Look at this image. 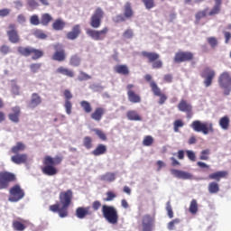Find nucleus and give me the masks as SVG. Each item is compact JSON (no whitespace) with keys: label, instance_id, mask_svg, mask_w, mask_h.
I'll return each mask as SVG.
<instances>
[{"label":"nucleus","instance_id":"nucleus-1","mask_svg":"<svg viewBox=\"0 0 231 231\" xmlns=\"http://www.w3.org/2000/svg\"><path fill=\"white\" fill-rule=\"evenodd\" d=\"M59 199L61 207L60 208V204H53L49 206V210L54 214H59L60 218H65L69 215L68 209L72 203L73 191L71 189L61 191Z\"/></svg>","mask_w":231,"mask_h":231},{"label":"nucleus","instance_id":"nucleus-2","mask_svg":"<svg viewBox=\"0 0 231 231\" xmlns=\"http://www.w3.org/2000/svg\"><path fill=\"white\" fill-rule=\"evenodd\" d=\"M63 161L61 156L56 155L51 157V155H46L42 161L43 167L41 168L42 174L52 177L58 174V169L56 165H60Z\"/></svg>","mask_w":231,"mask_h":231},{"label":"nucleus","instance_id":"nucleus-3","mask_svg":"<svg viewBox=\"0 0 231 231\" xmlns=\"http://www.w3.org/2000/svg\"><path fill=\"white\" fill-rule=\"evenodd\" d=\"M101 212L103 217L111 225H117L119 221L118 210L113 206L104 204Z\"/></svg>","mask_w":231,"mask_h":231},{"label":"nucleus","instance_id":"nucleus-4","mask_svg":"<svg viewBox=\"0 0 231 231\" xmlns=\"http://www.w3.org/2000/svg\"><path fill=\"white\" fill-rule=\"evenodd\" d=\"M17 51L20 55H22V57H30V55H32V60H39V59H42V57H44V51L30 46L28 47L18 46Z\"/></svg>","mask_w":231,"mask_h":231},{"label":"nucleus","instance_id":"nucleus-5","mask_svg":"<svg viewBox=\"0 0 231 231\" xmlns=\"http://www.w3.org/2000/svg\"><path fill=\"white\" fill-rule=\"evenodd\" d=\"M191 129L197 133H202L204 135L214 134V125L211 123L194 120L190 125Z\"/></svg>","mask_w":231,"mask_h":231},{"label":"nucleus","instance_id":"nucleus-6","mask_svg":"<svg viewBox=\"0 0 231 231\" xmlns=\"http://www.w3.org/2000/svg\"><path fill=\"white\" fill-rule=\"evenodd\" d=\"M142 57L148 60V62L152 64L153 69H161L163 68V61L160 59V54L156 52H149L146 51H143L141 52Z\"/></svg>","mask_w":231,"mask_h":231},{"label":"nucleus","instance_id":"nucleus-7","mask_svg":"<svg viewBox=\"0 0 231 231\" xmlns=\"http://www.w3.org/2000/svg\"><path fill=\"white\" fill-rule=\"evenodd\" d=\"M218 86L224 89V95H230L231 91V76L230 72L224 71L218 77Z\"/></svg>","mask_w":231,"mask_h":231},{"label":"nucleus","instance_id":"nucleus-8","mask_svg":"<svg viewBox=\"0 0 231 231\" xmlns=\"http://www.w3.org/2000/svg\"><path fill=\"white\" fill-rule=\"evenodd\" d=\"M104 10L101 7H97L90 17L89 25L91 28L97 29L102 26V19H104Z\"/></svg>","mask_w":231,"mask_h":231},{"label":"nucleus","instance_id":"nucleus-9","mask_svg":"<svg viewBox=\"0 0 231 231\" xmlns=\"http://www.w3.org/2000/svg\"><path fill=\"white\" fill-rule=\"evenodd\" d=\"M6 35L8 37L9 42L12 44H19V42H21V36H19L17 24L10 23L6 29Z\"/></svg>","mask_w":231,"mask_h":231},{"label":"nucleus","instance_id":"nucleus-10","mask_svg":"<svg viewBox=\"0 0 231 231\" xmlns=\"http://www.w3.org/2000/svg\"><path fill=\"white\" fill-rule=\"evenodd\" d=\"M9 193H10L9 201L11 202L21 201L25 196L24 190L18 184L11 187Z\"/></svg>","mask_w":231,"mask_h":231},{"label":"nucleus","instance_id":"nucleus-11","mask_svg":"<svg viewBox=\"0 0 231 231\" xmlns=\"http://www.w3.org/2000/svg\"><path fill=\"white\" fill-rule=\"evenodd\" d=\"M16 180V176L14 173L1 171L0 172V189H8L11 182Z\"/></svg>","mask_w":231,"mask_h":231},{"label":"nucleus","instance_id":"nucleus-12","mask_svg":"<svg viewBox=\"0 0 231 231\" xmlns=\"http://www.w3.org/2000/svg\"><path fill=\"white\" fill-rule=\"evenodd\" d=\"M86 33L87 35H88V37H91L93 41H104V39L107 37V33H109V28L104 27L102 30L99 31L87 29Z\"/></svg>","mask_w":231,"mask_h":231},{"label":"nucleus","instance_id":"nucleus-13","mask_svg":"<svg viewBox=\"0 0 231 231\" xmlns=\"http://www.w3.org/2000/svg\"><path fill=\"white\" fill-rule=\"evenodd\" d=\"M54 53L51 56V59L56 62H64L66 60V51L64 50V46L60 43H56L53 45Z\"/></svg>","mask_w":231,"mask_h":231},{"label":"nucleus","instance_id":"nucleus-14","mask_svg":"<svg viewBox=\"0 0 231 231\" xmlns=\"http://www.w3.org/2000/svg\"><path fill=\"white\" fill-rule=\"evenodd\" d=\"M173 60L176 64H181V62H190V60H194V53L190 51H178Z\"/></svg>","mask_w":231,"mask_h":231},{"label":"nucleus","instance_id":"nucleus-15","mask_svg":"<svg viewBox=\"0 0 231 231\" xmlns=\"http://www.w3.org/2000/svg\"><path fill=\"white\" fill-rule=\"evenodd\" d=\"M155 217L152 215H143L142 217V231H153Z\"/></svg>","mask_w":231,"mask_h":231},{"label":"nucleus","instance_id":"nucleus-16","mask_svg":"<svg viewBox=\"0 0 231 231\" xmlns=\"http://www.w3.org/2000/svg\"><path fill=\"white\" fill-rule=\"evenodd\" d=\"M150 88L153 93V95H155V97H159V104L160 106H163V104L165 102H167V95H165V93H162V89L160 88V87H158V84H156V82L152 81L150 83Z\"/></svg>","mask_w":231,"mask_h":231},{"label":"nucleus","instance_id":"nucleus-17","mask_svg":"<svg viewBox=\"0 0 231 231\" xmlns=\"http://www.w3.org/2000/svg\"><path fill=\"white\" fill-rule=\"evenodd\" d=\"M133 88H134V85L133 84H128L126 86L128 100L132 104H140V102H142V97L134 92V90H133Z\"/></svg>","mask_w":231,"mask_h":231},{"label":"nucleus","instance_id":"nucleus-18","mask_svg":"<svg viewBox=\"0 0 231 231\" xmlns=\"http://www.w3.org/2000/svg\"><path fill=\"white\" fill-rule=\"evenodd\" d=\"M63 97L65 98L64 108L67 115H71V109L73 108V104L71 103V98H73V94L69 89H65L63 91Z\"/></svg>","mask_w":231,"mask_h":231},{"label":"nucleus","instance_id":"nucleus-19","mask_svg":"<svg viewBox=\"0 0 231 231\" xmlns=\"http://www.w3.org/2000/svg\"><path fill=\"white\" fill-rule=\"evenodd\" d=\"M202 77L205 79V88H210V86H212V80H214V77H216V72L210 69H204Z\"/></svg>","mask_w":231,"mask_h":231},{"label":"nucleus","instance_id":"nucleus-20","mask_svg":"<svg viewBox=\"0 0 231 231\" xmlns=\"http://www.w3.org/2000/svg\"><path fill=\"white\" fill-rule=\"evenodd\" d=\"M28 160L29 156L26 153H14V155L11 157V161L16 165L25 164L28 162Z\"/></svg>","mask_w":231,"mask_h":231},{"label":"nucleus","instance_id":"nucleus-21","mask_svg":"<svg viewBox=\"0 0 231 231\" xmlns=\"http://www.w3.org/2000/svg\"><path fill=\"white\" fill-rule=\"evenodd\" d=\"M93 212L90 207H87V208L79 207V208H77L76 209V217L79 219H84L87 216H91Z\"/></svg>","mask_w":231,"mask_h":231},{"label":"nucleus","instance_id":"nucleus-22","mask_svg":"<svg viewBox=\"0 0 231 231\" xmlns=\"http://www.w3.org/2000/svg\"><path fill=\"white\" fill-rule=\"evenodd\" d=\"M81 32L80 24H76L72 27V30L67 33L66 37L69 41H75V39L79 38Z\"/></svg>","mask_w":231,"mask_h":231},{"label":"nucleus","instance_id":"nucleus-23","mask_svg":"<svg viewBox=\"0 0 231 231\" xmlns=\"http://www.w3.org/2000/svg\"><path fill=\"white\" fill-rule=\"evenodd\" d=\"M179 111H181L182 113H187L188 115H190L192 113V105H190L187 100L181 99L178 106H177Z\"/></svg>","mask_w":231,"mask_h":231},{"label":"nucleus","instance_id":"nucleus-24","mask_svg":"<svg viewBox=\"0 0 231 231\" xmlns=\"http://www.w3.org/2000/svg\"><path fill=\"white\" fill-rule=\"evenodd\" d=\"M42 103V98H41V96H39V94L37 93H32L31 97V100L28 104V107H30V109H35V107H37L38 106H41Z\"/></svg>","mask_w":231,"mask_h":231},{"label":"nucleus","instance_id":"nucleus-25","mask_svg":"<svg viewBox=\"0 0 231 231\" xmlns=\"http://www.w3.org/2000/svg\"><path fill=\"white\" fill-rule=\"evenodd\" d=\"M228 176V171H218L214 173H210L208 176V179L217 180V182L221 181L222 179H225Z\"/></svg>","mask_w":231,"mask_h":231},{"label":"nucleus","instance_id":"nucleus-26","mask_svg":"<svg viewBox=\"0 0 231 231\" xmlns=\"http://www.w3.org/2000/svg\"><path fill=\"white\" fill-rule=\"evenodd\" d=\"M171 174L177 179L189 180L191 178V175L189 173L177 169H171Z\"/></svg>","mask_w":231,"mask_h":231},{"label":"nucleus","instance_id":"nucleus-27","mask_svg":"<svg viewBox=\"0 0 231 231\" xmlns=\"http://www.w3.org/2000/svg\"><path fill=\"white\" fill-rule=\"evenodd\" d=\"M56 73H58L59 75H64L65 77H69V79H73V77H75V72L68 68L65 67H59L56 69Z\"/></svg>","mask_w":231,"mask_h":231},{"label":"nucleus","instance_id":"nucleus-28","mask_svg":"<svg viewBox=\"0 0 231 231\" xmlns=\"http://www.w3.org/2000/svg\"><path fill=\"white\" fill-rule=\"evenodd\" d=\"M26 224H28L27 220H23L20 218V221L14 220L13 222V228L15 231H24L26 228Z\"/></svg>","mask_w":231,"mask_h":231},{"label":"nucleus","instance_id":"nucleus-29","mask_svg":"<svg viewBox=\"0 0 231 231\" xmlns=\"http://www.w3.org/2000/svg\"><path fill=\"white\" fill-rule=\"evenodd\" d=\"M134 15V11H133V6L131 2H126L124 6V16L126 19H131Z\"/></svg>","mask_w":231,"mask_h":231},{"label":"nucleus","instance_id":"nucleus-30","mask_svg":"<svg viewBox=\"0 0 231 231\" xmlns=\"http://www.w3.org/2000/svg\"><path fill=\"white\" fill-rule=\"evenodd\" d=\"M219 190V184L217 181H211L209 184H208V191H209V194H217Z\"/></svg>","mask_w":231,"mask_h":231},{"label":"nucleus","instance_id":"nucleus-31","mask_svg":"<svg viewBox=\"0 0 231 231\" xmlns=\"http://www.w3.org/2000/svg\"><path fill=\"white\" fill-rule=\"evenodd\" d=\"M107 148L105 144H97V146L96 147V149L92 152V154L94 156H100L102 154L106 153Z\"/></svg>","mask_w":231,"mask_h":231},{"label":"nucleus","instance_id":"nucleus-32","mask_svg":"<svg viewBox=\"0 0 231 231\" xmlns=\"http://www.w3.org/2000/svg\"><path fill=\"white\" fill-rule=\"evenodd\" d=\"M66 26V23L62 19H57L52 23V28L56 32H60V30H64Z\"/></svg>","mask_w":231,"mask_h":231},{"label":"nucleus","instance_id":"nucleus-33","mask_svg":"<svg viewBox=\"0 0 231 231\" xmlns=\"http://www.w3.org/2000/svg\"><path fill=\"white\" fill-rule=\"evenodd\" d=\"M116 73L119 75H129V67L127 65H117L115 67Z\"/></svg>","mask_w":231,"mask_h":231},{"label":"nucleus","instance_id":"nucleus-34","mask_svg":"<svg viewBox=\"0 0 231 231\" xmlns=\"http://www.w3.org/2000/svg\"><path fill=\"white\" fill-rule=\"evenodd\" d=\"M79 106L83 109L84 113H87V115L93 112V106H91V103L88 101H80Z\"/></svg>","mask_w":231,"mask_h":231},{"label":"nucleus","instance_id":"nucleus-35","mask_svg":"<svg viewBox=\"0 0 231 231\" xmlns=\"http://www.w3.org/2000/svg\"><path fill=\"white\" fill-rule=\"evenodd\" d=\"M26 146L22 142H18L16 145H14L11 149V152L14 154L19 153L21 152H23L25 150Z\"/></svg>","mask_w":231,"mask_h":231},{"label":"nucleus","instance_id":"nucleus-36","mask_svg":"<svg viewBox=\"0 0 231 231\" xmlns=\"http://www.w3.org/2000/svg\"><path fill=\"white\" fill-rule=\"evenodd\" d=\"M100 180L105 182H113L116 180V174L113 172H107L101 175Z\"/></svg>","mask_w":231,"mask_h":231},{"label":"nucleus","instance_id":"nucleus-37","mask_svg":"<svg viewBox=\"0 0 231 231\" xmlns=\"http://www.w3.org/2000/svg\"><path fill=\"white\" fill-rule=\"evenodd\" d=\"M51 21H53V17H51V15H50V14H43L42 15L41 18V24H42V26H48V24H50V23H51Z\"/></svg>","mask_w":231,"mask_h":231},{"label":"nucleus","instance_id":"nucleus-38","mask_svg":"<svg viewBox=\"0 0 231 231\" xmlns=\"http://www.w3.org/2000/svg\"><path fill=\"white\" fill-rule=\"evenodd\" d=\"M69 64L74 68H78V66H80V56H79V54L72 55L69 59Z\"/></svg>","mask_w":231,"mask_h":231},{"label":"nucleus","instance_id":"nucleus-39","mask_svg":"<svg viewBox=\"0 0 231 231\" xmlns=\"http://www.w3.org/2000/svg\"><path fill=\"white\" fill-rule=\"evenodd\" d=\"M219 125H220L221 129L228 130L229 125H230V119L226 116L220 118Z\"/></svg>","mask_w":231,"mask_h":231},{"label":"nucleus","instance_id":"nucleus-40","mask_svg":"<svg viewBox=\"0 0 231 231\" xmlns=\"http://www.w3.org/2000/svg\"><path fill=\"white\" fill-rule=\"evenodd\" d=\"M208 13V8H206L201 11H198L195 14L196 21H201V19H204V17H207Z\"/></svg>","mask_w":231,"mask_h":231},{"label":"nucleus","instance_id":"nucleus-41","mask_svg":"<svg viewBox=\"0 0 231 231\" xmlns=\"http://www.w3.org/2000/svg\"><path fill=\"white\" fill-rule=\"evenodd\" d=\"M199 208H198V202L196 199H192L189 205V212L192 215H195L198 213Z\"/></svg>","mask_w":231,"mask_h":231},{"label":"nucleus","instance_id":"nucleus-42","mask_svg":"<svg viewBox=\"0 0 231 231\" xmlns=\"http://www.w3.org/2000/svg\"><path fill=\"white\" fill-rule=\"evenodd\" d=\"M142 3L144 5L146 10H152L154 6H156V3L154 0H141Z\"/></svg>","mask_w":231,"mask_h":231},{"label":"nucleus","instance_id":"nucleus-43","mask_svg":"<svg viewBox=\"0 0 231 231\" xmlns=\"http://www.w3.org/2000/svg\"><path fill=\"white\" fill-rule=\"evenodd\" d=\"M153 142H154L153 137L148 135V136H145V137L143 138V145L144 147H150V146H152V145L153 144Z\"/></svg>","mask_w":231,"mask_h":231},{"label":"nucleus","instance_id":"nucleus-44","mask_svg":"<svg viewBox=\"0 0 231 231\" xmlns=\"http://www.w3.org/2000/svg\"><path fill=\"white\" fill-rule=\"evenodd\" d=\"M210 153L211 152L209 149L203 150L202 152H200L199 160L208 161Z\"/></svg>","mask_w":231,"mask_h":231},{"label":"nucleus","instance_id":"nucleus-45","mask_svg":"<svg viewBox=\"0 0 231 231\" xmlns=\"http://www.w3.org/2000/svg\"><path fill=\"white\" fill-rule=\"evenodd\" d=\"M207 41L213 50L217 48V44H219V42H217V38L216 37H208Z\"/></svg>","mask_w":231,"mask_h":231},{"label":"nucleus","instance_id":"nucleus-46","mask_svg":"<svg viewBox=\"0 0 231 231\" xmlns=\"http://www.w3.org/2000/svg\"><path fill=\"white\" fill-rule=\"evenodd\" d=\"M134 37V31L133 29L128 28L123 32L124 39H133Z\"/></svg>","mask_w":231,"mask_h":231},{"label":"nucleus","instance_id":"nucleus-47","mask_svg":"<svg viewBox=\"0 0 231 231\" xmlns=\"http://www.w3.org/2000/svg\"><path fill=\"white\" fill-rule=\"evenodd\" d=\"M96 135L97 137H99V139L102 141V142H106V135L104 132H102L101 130L97 129V128H95L92 130Z\"/></svg>","mask_w":231,"mask_h":231},{"label":"nucleus","instance_id":"nucleus-48","mask_svg":"<svg viewBox=\"0 0 231 231\" xmlns=\"http://www.w3.org/2000/svg\"><path fill=\"white\" fill-rule=\"evenodd\" d=\"M116 198H117V194H116L114 191H108L106 192V198H104L103 201H113Z\"/></svg>","mask_w":231,"mask_h":231},{"label":"nucleus","instance_id":"nucleus-49","mask_svg":"<svg viewBox=\"0 0 231 231\" xmlns=\"http://www.w3.org/2000/svg\"><path fill=\"white\" fill-rule=\"evenodd\" d=\"M90 79L91 76L84 71H80L78 76V80H79V82H83V80H90Z\"/></svg>","mask_w":231,"mask_h":231},{"label":"nucleus","instance_id":"nucleus-50","mask_svg":"<svg viewBox=\"0 0 231 231\" xmlns=\"http://www.w3.org/2000/svg\"><path fill=\"white\" fill-rule=\"evenodd\" d=\"M83 146H85L88 150H90L93 147L92 138L88 136L83 138Z\"/></svg>","mask_w":231,"mask_h":231},{"label":"nucleus","instance_id":"nucleus-51","mask_svg":"<svg viewBox=\"0 0 231 231\" xmlns=\"http://www.w3.org/2000/svg\"><path fill=\"white\" fill-rule=\"evenodd\" d=\"M42 67V63H32L30 65L32 73H39V70Z\"/></svg>","mask_w":231,"mask_h":231},{"label":"nucleus","instance_id":"nucleus-52","mask_svg":"<svg viewBox=\"0 0 231 231\" xmlns=\"http://www.w3.org/2000/svg\"><path fill=\"white\" fill-rule=\"evenodd\" d=\"M184 125L182 120L180 119H177L174 123H173V130L178 133L180 132V128H182Z\"/></svg>","mask_w":231,"mask_h":231},{"label":"nucleus","instance_id":"nucleus-53","mask_svg":"<svg viewBox=\"0 0 231 231\" xmlns=\"http://www.w3.org/2000/svg\"><path fill=\"white\" fill-rule=\"evenodd\" d=\"M0 53H2V55H8V53H12V49L10 46L4 44L0 47Z\"/></svg>","mask_w":231,"mask_h":231},{"label":"nucleus","instance_id":"nucleus-54","mask_svg":"<svg viewBox=\"0 0 231 231\" xmlns=\"http://www.w3.org/2000/svg\"><path fill=\"white\" fill-rule=\"evenodd\" d=\"M220 13H221V7L214 5L213 8L210 10L209 14H208V15L209 17H214V15H217Z\"/></svg>","mask_w":231,"mask_h":231},{"label":"nucleus","instance_id":"nucleus-55","mask_svg":"<svg viewBox=\"0 0 231 231\" xmlns=\"http://www.w3.org/2000/svg\"><path fill=\"white\" fill-rule=\"evenodd\" d=\"M104 113H106V109H104L102 106H99L95 109L91 116H103Z\"/></svg>","mask_w":231,"mask_h":231},{"label":"nucleus","instance_id":"nucleus-56","mask_svg":"<svg viewBox=\"0 0 231 231\" xmlns=\"http://www.w3.org/2000/svg\"><path fill=\"white\" fill-rule=\"evenodd\" d=\"M180 223V218L173 219L171 222L168 224V229L170 231H173L175 229V225H179Z\"/></svg>","mask_w":231,"mask_h":231},{"label":"nucleus","instance_id":"nucleus-57","mask_svg":"<svg viewBox=\"0 0 231 231\" xmlns=\"http://www.w3.org/2000/svg\"><path fill=\"white\" fill-rule=\"evenodd\" d=\"M166 212H168V217L172 219L174 217V213L171 202L166 203Z\"/></svg>","mask_w":231,"mask_h":231},{"label":"nucleus","instance_id":"nucleus-58","mask_svg":"<svg viewBox=\"0 0 231 231\" xmlns=\"http://www.w3.org/2000/svg\"><path fill=\"white\" fill-rule=\"evenodd\" d=\"M12 113L9 116H19L21 115V107L20 106H14L11 108Z\"/></svg>","mask_w":231,"mask_h":231},{"label":"nucleus","instance_id":"nucleus-59","mask_svg":"<svg viewBox=\"0 0 231 231\" xmlns=\"http://www.w3.org/2000/svg\"><path fill=\"white\" fill-rule=\"evenodd\" d=\"M30 23H31V24H33V26H39V24H41L39 16L37 14L31 16Z\"/></svg>","mask_w":231,"mask_h":231},{"label":"nucleus","instance_id":"nucleus-60","mask_svg":"<svg viewBox=\"0 0 231 231\" xmlns=\"http://www.w3.org/2000/svg\"><path fill=\"white\" fill-rule=\"evenodd\" d=\"M114 23H125V16L124 14H117L116 17L113 18Z\"/></svg>","mask_w":231,"mask_h":231},{"label":"nucleus","instance_id":"nucleus-61","mask_svg":"<svg viewBox=\"0 0 231 231\" xmlns=\"http://www.w3.org/2000/svg\"><path fill=\"white\" fill-rule=\"evenodd\" d=\"M186 154H187L188 159H189L191 162H196L197 158H196V154L193 151L187 150Z\"/></svg>","mask_w":231,"mask_h":231},{"label":"nucleus","instance_id":"nucleus-62","mask_svg":"<svg viewBox=\"0 0 231 231\" xmlns=\"http://www.w3.org/2000/svg\"><path fill=\"white\" fill-rule=\"evenodd\" d=\"M27 5L28 6H30V8H32L33 10H35V8H38L39 6V3L36 0H28Z\"/></svg>","mask_w":231,"mask_h":231},{"label":"nucleus","instance_id":"nucleus-63","mask_svg":"<svg viewBox=\"0 0 231 231\" xmlns=\"http://www.w3.org/2000/svg\"><path fill=\"white\" fill-rule=\"evenodd\" d=\"M10 12L12 11L8 8L0 9V17H8Z\"/></svg>","mask_w":231,"mask_h":231},{"label":"nucleus","instance_id":"nucleus-64","mask_svg":"<svg viewBox=\"0 0 231 231\" xmlns=\"http://www.w3.org/2000/svg\"><path fill=\"white\" fill-rule=\"evenodd\" d=\"M100 207H101V202L99 200H96L92 204V208L94 211H97L100 208Z\"/></svg>","mask_w":231,"mask_h":231}]
</instances>
